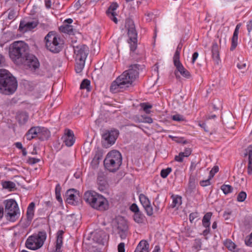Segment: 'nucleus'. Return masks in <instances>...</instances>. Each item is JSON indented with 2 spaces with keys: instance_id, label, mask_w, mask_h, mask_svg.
<instances>
[{
  "instance_id": "45",
  "label": "nucleus",
  "mask_w": 252,
  "mask_h": 252,
  "mask_svg": "<svg viewBox=\"0 0 252 252\" xmlns=\"http://www.w3.org/2000/svg\"><path fill=\"white\" fill-rule=\"evenodd\" d=\"M172 119L174 121L181 122L184 120V118L183 116L180 114H176L172 116Z\"/></svg>"
},
{
  "instance_id": "6",
  "label": "nucleus",
  "mask_w": 252,
  "mask_h": 252,
  "mask_svg": "<svg viewBox=\"0 0 252 252\" xmlns=\"http://www.w3.org/2000/svg\"><path fill=\"white\" fill-rule=\"evenodd\" d=\"M74 58L76 62L75 70L76 73H80L84 67L85 61L89 50L87 45L81 44L74 46Z\"/></svg>"
},
{
  "instance_id": "58",
  "label": "nucleus",
  "mask_w": 252,
  "mask_h": 252,
  "mask_svg": "<svg viewBox=\"0 0 252 252\" xmlns=\"http://www.w3.org/2000/svg\"><path fill=\"white\" fill-rule=\"evenodd\" d=\"M198 56V53L197 52H194L192 55V63H194L195 60L197 58Z\"/></svg>"
},
{
  "instance_id": "41",
  "label": "nucleus",
  "mask_w": 252,
  "mask_h": 252,
  "mask_svg": "<svg viewBox=\"0 0 252 252\" xmlns=\"http://www.w3.org/2000/svg\"><path fill=\"white\" fill-rule=\"evenodd\" d=\"M133 219L136 222L141 223L143 221V218L142 215L139 212L134 214Z\"/></svg>"
},
{
  "instance_id": "17",
  "label": "nucleus",
  "mask_w": 252,
  "mask_h": 252,
  "mask_svg": "<svg viewBox=\"0 0 252 252\" xmlns=\"http://www.w3.org/2000/svg\"><path fill=\"white\" fill-rule=\"evenodd\" d=\"M66 201L68 204H75L78 201L79 195L75 189H72L67 190L66 192Z\"/></svg>"
},
{
  "instance_id": "43",
  "label": "nucleus",
  "mask_w": 252,
  "mask_h": 252,
  "mask_svg": "<svg viewBox=\"0 0 252 252\" xmlns=\"http://www.w3.org/2000/svg\"><path fill=\"white\" fill-rule=\"evenodd\" d=\"M219 171V167L218 166H215L210 171L209 177L210 179H212L214 176L215 173Z\"/></svg>"
},
{
  "instance_id": "5",
  "label": "nucleus",
  "mask_w": 252,
  "mask_h": 252,
  "mask_svg": "<svg viewBox=\"0 0 252 252\" xmlns=\"http://www.w3.org/2000/svg\"><path fill=\"white\" fill-rule=\"evenodd\" d=\"M29 46L22 41L14 42L10 45L9 54L10 58L14 61L20 59L24 60L28 54Z\"/></svg>"
},
{
  "instance_id": "25",
  "label": "nucleus",
  "mask_w": 252,
  "mask_h": 252,
  "mask_svg": "<svg viewBox=\"0 0 252 252\" xmlns=\"http://www.w3.org/2000/svg\"><path fill=\"white\" fill-rule=\"evenodd\" d=\"M191 153V149L188 148H186L184 152H180L178 156L175 157V160L178 162H182L184 157H188Z\"/></svg>"
},
{
  "instance_id": "54",
  "label": "nucleus",
  "mask_w": 252,
  "mask_h": 252,
  "mask_svg": "<svg viewBox=\"0 0 252 252\" xmlns=\"http://www.w3.org/2000/svg\"><path fill=\"white\" fill-rule=\"evenodd\" d=\"M118 252H125V243H121L119 244V245L118 246Z\"/></svg>"
},
{
  "instance_id": "61",
  "label": "nucleus",
  "mask_w": 252,
  "mask_h": 252,
  "mask_svg": "<svg viewBox=\"0 0 252 252\" xmlns=\"http://www.w3.org/2000/svg\"><path fill=\"white\" fill-rule=\"evenodd\" d=\"M81 3L80 0H78L75 4H74V8L76 9V10H78L81 7Z\"/></svg>"
},
{
  "instance_id": "8",
  "label": "nucleus",
  "mask_w": 252,
  "mask_h": 252,
  "mask_svg": "<svg viewBox=\"0 0 252 252\" xmlns=\"http://www.w3.org/2000/svg\"><path fill=\"white\" fill-rule=\"evenodd\" d=\"M46 239L45 231H40L38 234H34L28 237L25 243L26 247L32 250L40 248Z\"/></svg>"
},
{
  "instance_id": "12",
  "label": "nucleus",
  "mask_w": 252,
  "mask_h": 252,
  "mask_svg": "<svg viewBox=\"0 0 252 252\" xmlns=\"http://www.w3.org/2000/svg\"><path fill=\"white\" fill-rule=\"evenodd\" d=\"M119 134L118 130L114 129L107 131L102 135V144L105 147H109L114 144Z\"/></svg>"
},
{
  "instance_id": "10",
  "label": "nucleus",
  "mask_w": 252,
  "mask_h": 252,
  "mask_svg": "<svg viewBox=\"0 0 252 252\" xmlns=\"http://www.w3.org/2000/svg\"><path fill=\"white\" fill-rule=\"evenodd\" d=\"M50 132L45 128L40 126H34L31 128L26 134V138L28 140H31L35 137H38L41 140L47 139L49 137Z\"/></svg>"
},
{
  "instance_id": "4",
  "label": "nucleus",
  "mask_w": 252,
  "mask_h": 252,
  "mask_svg": "<svg viewBox=\"0 0 252 252\" xmlns=\"http://www.w3.org/2000/svg\"><path fill=\"white\" fill-rule=\"evenodd\" d=\"M122 163V156L117 150H112L106 155L104 160L105 169L111 172H115L120 167Z\"/></svg>"
},
{
  "instance_id": "9",
  "label": "nucleus",
  "mask_w": 252,
  "mask_h": 252,
  "mask_svg": "<svg viewBox=\"0 0 252 252\" xmlns=\"http://www.w3.org/2000/svg\"><path fill=\"white\" fill-rule=\"evenodd\" d=\"M3 203L7 219L11 221H15L20 214L17 202L14 199H10L4 200Z\"/></svg>"
},
{
  "instance_id": "51",
  "label": "nucleus",
  "mask_w": 252,
  "mask_h": 252,
  "mask_svg": "<svg viewBox=\"0 0 252 252\" xmlns=\"http://www.w3.org/2000/svg\"><path fill=\"white\" fill-rule=\"evenodd\" d=\"M198 213L196 212H193L189 215V219L190 222H192L194 220L198 218Z\"/></svg>"
},
{
  "instance_id": "55",
  "label": "nucleus",
  "mask_w": 252,
  "mask_h": 252,
  "mask_svg": "<svg viewBox=\"0 0 252 252\" xmlns=\"http://www.w3.org/2000/svg\"><path fill=\"white\" fill-rule=\"evenodd\" d=\"M142 107H143V110L146 112V113H148V111H147V110L148 109H150V108H152V106L150 105H147L145 103H142L141 104Z\"/></svg>"
},
{
  "instance_id": "63",
  "label": "nucleus",
  "mask_w": 252,
  "mask_h": 252,
  "mask_svg": "<svg viewBox=\"0 0 252 252\" xmlns=\"http://www.w3.org/2000/svg\"><path fill=\"white\" fill-rule=\"evenodd\" d=\"M15 145L16 147L19 149L22 150L23 148L22 144L21 142H16L15 143Z\"/></svg>"
},
{
  "instance_id": "50",
  "label": "nucleus",
  "mask_w": 252,
  "mask_h": 252,
  "mask_svg": "<svg viewBox=\"0 0 252 252\" xmlns=\"http://www.w3.org/2000/svg\"><path fill=\"white\" fill-rule=\"evenodd\" d=\"M130 209L131 211L134 213V214L140 212L137 205L135 203H133L131 205Z\"/></svg>"
},
{
  "instance_id": "15",
  "label": "nucleus",
  "mask_w": 252,
  "mask_h": 252,
  "mask_svg": "<svg viewBox=\"0 0 252 252\" xmlns=\"http://www.w3.org/2000/svg\"><path fill=\"white\" fill-rule=\"evenodd\" d=\"M139 200L143 207L145 209L147 214L150 216H152L153 214V209L148 197L143 194H140L139 195Z\"/></svg>"
},
{
  "instance_id": "28",
  "label": "nucleus",
  "mask_w": 252,
  "mask_h": 252,
  "mask_svg": "<svg viewBox=\"0 0 252 252\" xmlns=\"http://www.w3.org/2000/svg\"><path fill=\"white\" fill-rule=\"evenodd\" d=\"M63 230H59L57 233L56 247L61 248L63 245Z\"/></svg>"
},
{
  "instance_id": "19",
  "label": "nucleus",
  "mask_w": 252,
  "mask_h": 252,
  "mask_svg": "<svg viewBox=\"0 0 252 252\" xmlns=\"http://www.w3.org/2000/svg\"><path fill=\"white\" fill-rule=\"evenodd\" d=\"M174 65L177 70L184 77L189 78L191 76L190 73L182 65L180 61H174Z\"/></svg>"
},
{
  "instance_id": "22",
  "label": "nucleus",
  "mask_w": 252,
  "mask_h": 252,
  "mask_svg": "<svg viewBox=\"0 0 252 252\" xmlns=\"http://www.w3.org/2000/svg\"><path fill=\"white\" fill-rule=\"evenodd\" d=\"M36 26L37 24L34 22H29L26 24H24L23 22H21L19 30L21 32H25L34 28Z\"/></svg>"
},
{
  "instance_id": "16",
  "label": "nucleus",
  "mask_w": 252,
  "mask_h": 252,
  "mask_svg": "<svg viewBox=\"0 0 252 252\" xmlns=\"http://www.w3.org/2000/svg\"><path fill=\"white\" fill-rule=\"evenodd\" d=\"M62 139L66 146L68 147L72 146L75 142L73 132L70 129L65 130V132Z\"/></svg>"
},
{
  "instance_id": "18",
  "label": "nucleus",
  "mask_w": 252,
  "mask_h": 252,
  "mask_svg": "<svg viewBox=\"0 0 252 252\" xmlns=\"http://www.w3.org/2000/svg\"><path fill=\"white\" fill-rule=\"evenodd\" d=\"M117 229L121 238L122 239H125L126 237L128 229L126 223L124 220L118 221L117 225Z\"/></svg>"
},
{
  "instance_id": "53",
  "label": "nucleus",
  "mask_w": 252,
  "mask_h": 252,
  "mask_svg": "<svg viewBox=\"0 0 252 252\" xmlns=\"http://www.w3.org/2000/svg\"><path fill=\"white\" fill-rule=\"evenodd\" d=\"M109 17L116 24L118 22V20L117 18L116 17V15H117L116 13H111V14H107Z\"/></svg>"
},
{
  "instance_id": "21",
  "label": "nucleus",
  "mask_w": 252,
  "mask_h": 252,
  "mask_svg": "<svg viewBox=\"0 0 252 252\" xmlns=\"http://www.w3.org/2000/svg\"><path fill=\"white\" fill-rule=\"evenodd\" d=\"M241 26L240 23L237 25L235 31L233 33V35L231 39V46L230 47V50H234L237 46V40L238 35L239 33V30Z\"/></svg>"
},
{
  "instance_id": "2",
  "label": "nucleus",
  "mask_w": 252,
  "mask_h": 252,
  "mask_svg": "<svg viewBox=\"0 0 252 252\" xmlns=\"http://www.w3.org/2000/svg\"><path fill=\"white\" fill-rule=\"evenodd\" d=\"M17 87L16 78L7 70L0 69V93L10 95L16 91Z\"/></svg>"
},
{
  "instance_id": "49",
  "label": "nucleus",
  "mask_w": 252,
  "mask_h": 252,
  "mask_svg": "<svg viewBox=\"0 0 252 252\" xmlns=\"http://www.w3.org/2000/svg\"><path fill=\"white\" fill-rule=\"evenodd\" d=\"M211 179H210V177H209V178L205 180H202L200 181V184L202 187H206L207 186H209L211 184L210 183V180Z\"/></svg>"
},
{
  "instance_id": "30",
  "label": "nucleus",
  "mask_w": 252,
  "mask_h": 252,
  "mask_svg": "<svg viewBox=\"0 0 252 252\" xmlns=\"http://www.w3.org/2000/svg\"><path fill=\"white\" fill-rule=\"evenodd\" d=\"M61 31L64 33H66L68 34H74V30L72 26L66 25L62 26L60 28Z\"/></svg>"
},
{
  "instance_id": "20",
  "label": "nucleus",
  "mask_w": 252,
  "mask_h": 252,
  "mask_svg": "<svg viewBox=\"0 0 252 252\" xmlns=\"http://www.w3.org/2000/svg\"><path fill=\"white\" fill-rule=\"evenodd\" d=\"M212 57L217 64L220 61L219 47L217 42H214L212 47Z\"/></svg>"
},
{
  "instance_id": "11",
  "label": "nucleus",
  "mask_w": 252,
  "mask_h": 252,
  "mask_svg": "<svg viewBox=\"0 0 252 252\" xmlns=\"http://www.w3.org/2000/svg\"><path fill=\"white\" fill-rule=\"evenodd\" d=\"M126 27L127 28V33L131 41L130 50L134 51L137 48L136 42L137 41V33L135 30V25L132 20H128L126 24Z\"/></svg>"
},
{
  "instance_id": "36",
  "label": "nucleus",
  "mask_w": 252,
  "mask_h": 252,
  "mask_svg": "<svg viewBox=\"0 0 252 252\" xmlns=\"http://www.w3.org/2000/svg\"><path fill=\"white\" fill-rule=\"evenodd\" d=\"M2 186L4 189L11 190L16 187L15 184L11 181H5L2 184Z\"/></svg>"
},
{
  "instance_id": "52",
  "label": "nucleus",
  "mask_w": 252,
  "mask_h": 252,
  "mask_svg": "<svg viewBox=\"0 0 252 252\" xmlns=\"http://www.w3.org/2000/svg\"><path fill=\"white\" fill-rule=\"evenodd\" d=\"M247 29L248 32V34L250 35L252 31V20H249L247 23Z\"/></svg>"
},
{
  "instance_id": "42",
  "label": "nucleus",
  "mask_w": 252,
  "mask_h": 252,
  "mask_svg": "<svg viewBox=\"0 0 252 252\" xmlns=\"http://www.w3.org/2000/svg\"><path fill=\"white\" fill-rule=\"evenodd\" d=\"M247 197V193L243 191H241L238 195L237 200L238 202H243Z\"/></svg>"
},
{
  "instance_id": "35",
  "label": "nucleus",
  "mask_w": 252,
  "mask_h": 252,
  "mask_svg": "<svg viewBox=\"0 0 252 252\" xmlns=\"http://www.w3.org/2000/svg\"><path fill=\"white\" fill-rule=\"evenodd\" d=\"M220 189L225 194L232 192L233 189V187L230 185L225 184L222 185Z\"/></svg>"
},
{
  "instance_id": "47",
  "label": "nucleus",
  "mask_w": 252,
  "mask_h": 252,
  "mask_svg": "<svg viewBox=\"0 0 252 252\" xmlns=\"http://www.w3.org/2000/svg\"><path fill=\"white\" fill-rule=\"evenodd\" d=\"M16 17V12L14 10H10L8 13V18L10 20L14 19Z\"/></svg>"
},
{
  "instance_id": "59",
  "label": "nucleus",
  "mask_w": 252,
  "mask_h": 252,
  "mask_svg": "<svg viewBox=\"0 0 252 252\" xmlns=\"http://www.w3.org/2000/svg\"><path fill=\"white\" fill-rule=\"evenodd\" d=\"M194 181L195 180L193 178L190 177L189 180V186L190 187H194Z\"/></svg>"
},
{
  "instance_id": "38",
  "label": "nucleus",
  "mask_w": 252,
  "mask_h": 252,
  "mask_svg": "<svg viewBox=\"0 0 252 252\" xmlns=\"http://www.w3.org/2000/svg\"><path fill=\"white\" fill-rule=\"evenodd\" d=\"M118 7V4L116 2L112 3L106 11L107 14H111V13H116L115 11L117 9Z\"/></svg>"
},
{
  "instance_id": "40",
  "label": "nucleus",
  "mask_w": 252,
  "mask_h": 252,
  "mask_svg": "<svg viewBox=\"0 0 252 252\" xmlns=\"http://www.w3.org/2000/svg\"><path fill=\"white\" fill-rule=\"evenodd\" d=\"M171 171L172 169L170 167H168L166 169H162L160 172V176L163 178H165L167 177V176L169 174Z\"/></svg>"
},
{
  "instance_id": "24",
  "label": "nucleus",
  "mask_w": 252,
  "mask_h": 252,
  "mask_svg": "<svg viewBox=\"0 0 252 252\" xmlns=\"http://www.w3.org/2000/svg\"><path fill=\"white\" fill-rule=\"evenodd\" d=\"M134 252H149V244L146 240H142L138 245Z\"/></svg>"
},
{
  "instance_id": "48",
  "label": "nucleus",
  "mask_w": 252,
  "mask_h": 252,
  "mask_svg": "<svg viewBox=\"0 0 252 252\" xmlns=\"http://www.w3.org/2000/svg\"><path fill=\"white\" fill-rule=\"evenodd\" d=\"M237 66L239 69L242 71L247 70V65L245 63L240 62L237 64Z\"/></svg>"
},
{
  "instance_id": "23",
  "label": "nucleus",
  "mask_w": 252,
  "mask_h": 252,
  "mask_svg": "<svg viewBox=\"0 0 252 252\" xmlns=\"http://www.w3.org/2000/svg\"><path fill=\"white\" fill-rule=\"evenodd\" d=\"M246 151V153L245 154V156L249 155L248 173L249 174H251L252 173V145H250Z\"/></svg>"
},
{
  "instance_id": "33",
  "label": "nucleus",
  "mask_w": 252,
  "mask_h": 252,
  "mask_svg": "<svg viewBox=\"0 0 252 252\" xmlns=\"http://www.w3.org/2000/svg\"><path fill=\"white\" fill-rule=\"evenodd\" d=\"M224 245L228 249L231 251L235 252L236 251L237 246L235 243L232 242L230 240H226L224 242Z\"/></svg>"
},
{
  "instance_id": "56",
  "label": "nucleus",
  "mask_w": 252,
  "mask_h": 252,
  "mask_svg": "<svg viewBox=\"0 0 252 252\" xmlns=\"http://www.w3.org/2000/svg\"><path fill=\"white\" fill-rule=\"evenodd\" d=\"M61 187L59 184H57L55 188V194H61Z\"/></svg>"
},
{
  "instance_id": "27",
  "label": "nucleus",
  "mask_w": 252,
  "mask_h": 252,
  "mask_svg": "<svg viewBox=\"0 0 252 252\" xmlns=\"http://www.w3.org/2000/svg\"><path fill=\"white\" fill-rule=\"evenodd\" d=\"M172 202L170 205V207L178 208L182 204V197L179 195H172Z\"/></svg>"
},
{
  "instance_id": "46",
  "label": "nucleus",
  "mask_w": 252,
  "mask_h": 252,
  "mask_svg": "<svg viewBox=\"0 0 252 252\" xmlns=\"http://www.w3.org/2000/svg\"><path fill=\"white\" fill-rule=\"evenodd\" d=\"M39 158H29L27 160V162L30 164H35L39 161H40Z\"/></svg>"
},
{
  "instance_id": "37",
  "label": "nucleus",
  "mask_w": 252,
  "mask_h": 252,
  "mask_svg": "<svg viewBox=\"0 0 252 252\" xmlns=\"http://www.w3.org/2000/svg\"><path fill=\"white\" fill-rule=\"evenodd\" d=\"M103 157V152L102 150H98L94 156L93 161L96 162H98L99 160L101 159Z\"/></svg>"
},
{
  "instance_id": "39",
  "label": "nucleus",
  "mask_w": 252,
  "mask_h": 252,
  "mask_svg": "<svg viewBox=\"0 0 252 252\" xmlns=\"http://www.w3.org/2000/svg\"><path fill=\"white\" fill-rule=\"evenodd\" d=\"M90 81L88 79H84L80 85V89H86L88 91H90Z\"/></svg>"
},
{
  "instance_id": "44",
  "label": "nucleus",
  "mask_w": 252,
  "mask_h": 252,
  "mask_svg": "<svg viewBox=\"0 0 252 252\" xmlns=\"http://www.w3.org/2000/svg\"><path fill=\"white\" fill-rule=\"evenodd\" d=\"M245 244L248 246L252 247V232L249 235V236L247 237L245 239Z\"/></svg>"
},
{
  "instance_id": "29",
  "label": "nucleus",
  "mask_w": 252,
  "mask_h": 252,
  "mask_svg": "<svg viewBox=\"0 0 252 252\" xmlns=\"http://www.w3.org/2000/svg\"><path fill=\"white\" fill-rule=\"evenodd\" d=\"M98 188L100 191H103L107 187V183L105 180V176L104 174V180H100V177H97Z\"/></svg>"
},
{
  "instance_id": "34",
  "label": "nucleus",
  "mask_w": 252,
  "mask_h": 252,
  "mask_svg": "<svg viewBox=\"0 0 252 252\" xmlns=\"http://www.w3.org/2000/svg\"><path fill=\"white\" fill-rule=\"evenodd\" d=\"M182 44L179 43L177 47L176 52L174 54V57H173V62L174 61H180V52L182 47Z\"/></svg>"
},
{
  "instance_id": "7",
  "label": "nucleus",
  "mask_w": 252,
  "mask_h": 252,
  "mask_svg": "<svg viewBox=\"0 0 252 252\" xmlns=\"http://www.w3.org/2000/svg\"><path fill=\"white\" fill-rule=\"evenodd\" d=\"M46 48L53 53H59L63 48V41L53 32H49L45 37Z\"/></svg>"
},
{
  "instance_id": "13",
  "label": "nucleus",
  "mask_w": 252,
  "mask_h": 252,
  "mask_svg": "<svg viewBox=\"0 0 252 252\" xmlns=\"http://www.w3.org/2000/svg\"><path fill=\"white\" fill-rule=\"evenodd\" d=\"M93 240L96 243L104 245L107 244L109 240V235L101 230H96L93 233Z\"/></svg>"
},
{
  "instance_id": "32",
  "label": "nucleus",
  "mask_w": 252,
  "mask_h": 252,
  "mask_svg": "<svg viewBox=\"0 0 252 252\" xmlns=\"http://www.w3.org/2000/svg\"><path fill=\"white\" fill-rule=\"evenodd\" d=\"M17 119L20 124H25L28 120L29 116L27 113H20L18 116Z\"/></svg>"
},
{
  "instance_id": "62",
  "label": "nucleus",
  "mask_w": 252,
  "mask_h": 252,
  "mask_svg": "<svg viewBox=\"0 0 252 252\" xmlns=\"http://www.w3.org/2000/svg\"><path fill=\"white\" fill-rule=\"evenodd\" d=\"M5 62L4 57L1 54H0V66H2Z\"/></svg>"
},
{
  "instance_id": "26",
  "label": "nucleus",
  "mask_w": 252,
  "mask_h": 252,
  "mask_svg": "<svg viewBox=\"0 0 252 252\" xmlns=\"http://www.w3.org/2000/svg\"><path fill=\"white\" fill-rule=\"evenodd\" d=\"M35 207V204L34 202H32L29 205L27 211V218L29 221H31L34 216V209Z\"/></svg>"
},
{
  "instance_id": "60",
  "label": "nucleus",
  "mask_w": 252,
  "mask_h": 252,
  "mask_svg": "<svg viewBox=\"0 0 252 252\" xmlns=\"http://www.w3.org/2000/svg\"><path fill=\"white\" fill-rule=\"evenodd\" d=\"M45 6L47 8H49L51 6V0H45Z\"/></svg>"
},
{
  "instance_id": "14",
  "label": "nucleus",
  "mask_w": 252,
  "mask_h": 252,
  "mask_svg": "<svg viewBox=\"0 0 252 252\" xmlns=\"http://www.w3.org/2000/svg\"><path fill=\"white\" fill-rule=\"evenodd\" d=\"M26 63L32 70H36L39 67L40 63L37 58L34 55L28 54L25 57Z\"/></svg>"
},
{
  "instance_id": "1",
  "label": "nucleus",
  "mask_w": 252,
  "mask_h": 252,
  "mask_svg": "<svg viewBox=\"0 0 252 252\" xmlns=\"http://www.w3.org/2000/svg\"><path fill=\"white\" fill-rule=\"evenodd\" d=\"M139 66L138 64L131 65L128 70L124 71L112 82L110 88V91L116 93L129 87L138 76Z\"/></svg>"
},
{
  "instance_id": "31",
  "label": "nucleus",
  "mask_w": 252,
  "mask_h": 252,
  "mask_svg": "<svg viewBox=\"0 0 252 252\" xmlns=\"http://www.w3.org/2000/svg\"><path fill=\"white\" fill-rule=\"evenodd\" d=\"M212 213L208 212L206 213L203 217L202 223L203 225L205 227H209L210 226V220L212 216Z\"/></svg>"
},
{
  "instance_id": "3",
  "label": "nucleus",
  "mask_w": 252,
  "mask_h": 252,
  "mask_svg": "<svg viewBox=\"0 0 252 252\" xmlns=\"http://www.w3.org/2000/svg\"><path fill=\"white\" fill-rule=\"evenodd\" d=\"M84 199L92 208L96 210L104 211L109 208L107 200L102 195L94 191H86L84 195Z\"/></svg>"
},
{
  "instance_id": "57",
  "label": "nucleus",
  "mask_w": 252,
  "mask_h": 252,
  "mask_svg": "<svg viewBox=\"0 0 252 252\" xmlns=\"http://www.w3.org/2000/svg\"><path fill=\"white\" fill-rule=\"evenodd\" d=\"M231 213L232 212L231 211H226L224 213L223 217H224L225 220H228L229 219L228 216L230 215Z\"/></svg>"
},
{
  "instance_id": "64",
  "label": "nucleus",
  "mask_w": 252,
  "mask_h": 252,
  "mask_svg": "<svg viewBox=\"0 0 252 252\" xmlns=\"http://www.w3.org/2000/svg\"><path fill=\"white\" fill-rule=\"evenodd\" d=\"M56 199L59 202H62L63 200H62V198L61 197V194H56Z\"/></svg>"
}]
</instances>
